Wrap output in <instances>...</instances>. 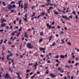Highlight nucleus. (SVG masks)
<instances>
[{"mask_svg":"<svg viewBox=\"0 0 79 79\" xmlns=\"http://www.w3.org/2000/svg\"><path fill=\"white\" fill-rule=\"evenodd\" d=\"M5 74H3V76L4 78H6L7 79H10V76L8 75V73H6L5 74Z\"/></svg>","mask_w":79,"mask_h":79,"instance_id":"nucleus-1","label":"nucleus"},{"mask_svg":"<svg viewBox=\"0 0 79 79\" xmlns=\"http://www.w3.org/2000/svg\"><path fill=\"white\" fill-rule=\"evenodd\" d=\"M26 46L28 48H34V46L30 43H27Z\"/></svg>","mask_w":79,"mask_h":79,"instance_id":"nucleus-2","label":"nucleus"},{"mask_svg":"<svg viewBox=\"0 0 79 79\" xmlns=\"http://www.w3.org/2000/svg\"><path fill=\"white\" fill-rule=\"evenodd\" d=\"M47 27H48L49 29H50V28H52V29H55V27H52V25H49V23H47Z\"/></svg>","mask_w":79,"mask_h":79,"instance_id":"nucleus-3","label":"nucleus"},{"mask_svg":"<svg viewBox=\"0 0 79 79\" xmlns=\"http://www.w3.org/2000/svg\"><path fill=\"white\" fill-rule=\"evenodd\" d=\"M20 72H18L16 73V74L18 76V78H19V79H21V77H20Z\"/></svg>","mask_w":79,"mask_h":79,"instance_id":"nucleus-4","label":"nucleus"},{"mask_svg":"<svg viewBox=\"0 0 79 79\" xmlns=\"http://www.w3.org/2000/svg\"><path fill=\"white\" fill-rule=\"evenodd\" d=\"M61 18H64L65 19L67 20V19H68L69 20V21H70V19L69 18H68L67 17V16H64L63 15H62L61 16Z\"/></svg>","mask_w":79,"mask_h":79,"instance_id":"nucleus-5","label":"nucleus"},{"mask_svg":"<svg viewBox=\"0 0 79 79\" xmlns=\"http://www.w3.org/2000/svg\"><path fill=\"white\" fill-rule=\"evenodd\" d=\"M35 64L34 66H32V68H33V67H35L34 68V69H37V67L36 66L38 65V64H37V62H35Z\"/></svg>","mask_w":79,"mask_h":79,"instance_id":"nucleus-6","label":"nucleus"},{"mask_svg":"<svg viewBox=\"0 0 79 79\" xmlns=\"http://www.w3.org/2000/svg\"><path fill=\"white\" fill-rule=\"evenodd\" d=\"M53 7L52 6H50L49 7V9H48L47 11H48V13L50 14V11L52 10V9H53Z\"/></svg>","mask_w":79,"mask_h":79,"instance_id":"nucleus-7","label":"nucleus"},{"mask_svg":"<svg viewBox=\"0 0 79 79\" xmlns=\"http://www.w3.org/2000/svg\"><path fill=\"white\" fill-rule=\"evenodd\" d=\"M25 18L23 19V20L25 22H27V14H26L25 15Z\"/></svg>","mask_w":79,"mask_h":79,"instance_id":"nucleus-8","label":"nucleus"},{"mask_svg":"<svg viewBox=\"0 0 79 79\" xmlns=\"http://www.w3.org/2000/svg\"><path fill=\"white\" fill-rule=\"evenodd\" d=\"M6 57V59L8 61H10V60H11V58H9V57H10V55H7Z\"/></svg>","mask_w":79,"mask_h":79,"instance_id":"nucleus-9","label":"nucleus"},{"mask_svg":"<svg viewBox=\"0 0 79 79\" xmlns=\"http://www.w3.org/2000/svg\"><path fill=\"white\" fill-rule=\"evenodd\" d=\"M6 24L5 23H2L1 25V27H5V26L6 25Z\"/></svg>","mask_w":79,"mask_h":79,"instance_id":"nucleus-10","label":"nucleus"},{"mask_svg":"<svg viewBox=\"0 0 79 79\" xmlns=\"http://www.w3.org/2000/svg\"><path fill=\"white\" fill-rule=\"evenodd\" d=\"M52 37H53L52 35H51V36H50L49 38V41L50 42L51 40H52Z\"/></svg>","mask_w":79,"mask_h":79,"instance_id":"nucleus-11","label":"nucleus"},{"mask_svg":"<svg viewBox=\"0 0 79 79\" xmlns=\"http://www.w3.org/2000/svg\"><path fill=\"white\" fill-rule=\"evenodd\" d=\"M24 34V37H26V38H28V36H27V33L25 32Z\"/></svg>","mask_w":79,"mask_h":79,"instance_id":"nucleus-12","label":"nucleus"},{"mask_svg":"<svg viewBox=\"0 0 79 79\" xmlns=\"http://www.w3.org/2000/svg\"><path fill=\"white\" fill-rule=\"evenodd\" d=\"M40 35L41 36H44V32L43 31H41L40 32Z\"/></svg>","mask_w":79,"mask_h":79,"instance_id":"nucleus-13","label":"nucleus"},{"mask_svg":"<svg viewBox=\"0 0 79 79\" xmlns=\"http://www.w3.org/2000/svg\"><path fill=\"white\" fill-rule=\"evenodd\" d=\"M6 19H3L2 21L1 22V24H2L3 22H6Z\"/></svg>","mask_w":79,"mask_h":79,"instance_id":"nucleus-14","label":"nucleus"},{"mask_svg":"<svg viewBox=\"0 0 79 79\" xmlns=\"http://www.w3.org/2000/svg\"><path fill=\"white\" fill-rule=\"evenodd\" d=\"M64 39H65L64 38L63 39L61 40V44H64Z\"/></svg>","mask_w":79,"mask_h":79,"instance_id":"nucleus-15","label":"nucleus"},{"mask_svg":"<svg viewBox=\"0 0 79 79\" xmlns=\"http://www.w3.org/2000/svg\"><path fill=\"white\" fill-rule=\"evenodd\" d=\"M9 69L11 73H13V69H11V68L10 67H9Z\"/></svg>","mask_w":79,"mask_h":79,"instance_id":"nucleus-16","label":"nucleus"},{"mask_svg":"<svg viewBox=\"0 0 79 79\" xmlns=\"http://www.w3.org/2000/svg\"><path fill=\"white\" fill-rule=\"evenodd\" d=\"M2 5L4 6H6V4L5 3V2H2Z\"/></svg>","mask_w":79,"mask_h":79,"instance_id":"nucleus-17","label":"nucleus"},{"mask_svg":"<svg viewBox=\"0 0 79 79\" xmlns=\"http://www.w3.org/2000/svg\"><path fill=\"white\" fill-rule=\"evenodd\" d=\"M40 50H45V48H40Z\"/></svg>","mask_w":79,"mask_h":79,"instance_id":"nucleus-18","label":"nucleus"},{"mask_svg":"<svg viewBox=\"0 0 79 79\" xmlns=\"http://www.w3.org/2000/svg\"><path fill=\"white\" fill-rule=\"evenodd\" d=\"M45 12H42L41 14V16H44V15H45Z\"/></svg>","mask_w":79,"mask_h":79,"instance_id":"nucleus-19","label":"nucleus"},{"mask_svg":"<svg viewBox=\"0 0 79 79\" xmlns=\"http://www.w3.org/2000/svg\"><path fill=\"white\" fill-rule=\"evenodd\" d=\"M2 46H3L2 47V48L3 49L2 50L3 51H4V50H5V45H2Z\"/></svg>","mask_w":79,"mask_h":79,"instance_id":"nucleus-20","label":"nucleus"},{"mask_svg":"<svg viewBox=\"0 0 79 79\" xmlns=\"http://www.w3.org/2000/svg\"><path fill=\"white\" fill-rule=\"evenodd\" d=\"M48 70L47 69L46 70V72H45V74H48Z\"/></svg>","mask_w":79,"mask_h":79,"instance_id":"nucleus-21","label":"nucleus"},{"mask_svg":"<svg viewBox=\"0 0 79 79\" xmlns=\"http://www.w3.org/2000/svg\"><path fill=\"white\" fill-rule=\"evenodd\" d=\"M60 57L61 58H64V56L63 55H61L60 56Z\"/></svg>","mask_w":79,"mask_h":79,"instance_id":"nucleus-22","label":"nucleus"},{"mask_svg":"<svg viewBox=\"0 0 79 79\" xmlns=\"http://www.w3.org/2000/svg\"><path fill=\"white\" fill-rule=\"evenodd\" d=\"M56 45V43L55 42H54L53 43V44L51 45V46H55Z\"/></svg>","mask_w":79,"mask_h":79,"instance_id":"nucleus-23","label":"nucleus"},{"mask_svg":"<svg viewBox=\"0 0 79 79\" xmlns=\"http://www.w3.org/2000/svg\"><path fill=\"white\" fill-rule=\"evenodd\" d=\"M35 15V13L34 12L33 13V15L31 16V17H33Z\"/></svg>","mask_w":79,"mask_h":79,"instance_id":"nucleus-24","label":"nucleus"},{"mask_svg":"<svg viewBox=\"0 0 79 79\" xmlns=\"http://www.w3.org/2000/svg\"><path fill=\"white\" fill-rule=\"evenodd\" d=\"M78 64H79V63H77L75 64L74 66H77Z\"/></svg>","mask_w":79,"mask_h":79,"instance_id":"nucleus-25","label":"nucleus"},{"mask_svg":"<svg viewBox=\"0 0 79 79\" xmlns=\"http://www.w3.org/2000/svg\"><path fill=\"white\" fill-rule=\"evenodd\" d=\"M54 14L55 15H58V13L56 11H55V10H54Z\"/></svg>","mask_w":79,"mask_h":79,"instance_id":"nucleus-26","label":"nucleus"},{"mask_svg":"<svg viewBox=\"0 0 79 79\" xmlns=\"http://www.w3.org/2000/svg\"><path fill=\"white\" fill-rule=\"evenodd\" d=\"M24 9L25 10L27 9V6H24L23 7Z\"/></svg>","mask_w":79,"mask_h":79,"instance_id":"nucleus-27","label":"nucleus"},{"mask_svg":"<svg viewBox=\"0 0 79 79\" xmlns=\"http://www.w3.org/2000/svg\"><path fill=\"white\" fill-rule=\"evenodd\" d=\"M21 2H22V1H19L18 2V3L19 5H20Z\"/></svg>","mask_w":79,"mask_h":79,"instance_id":"nucleus-28","label":"nucleus"},{"mask_svg":"<svg viewBox=\"0 0 79 79\" xmlns=\"http://www.w3.org/2000/svg\"><path fill=\"white\" fill-rule=\"evenodd\" d=\"M6 29H9V26H6Z\"/></svg>","mask_w":79,"mask_h":79,"instance_id":"nucleus-29","label":"nucleus"},{"mask_svg":"<svg viewBox=\"0 0 79 79\" xmlns=\"http://www.w3.org/2000/svg\"><path fill=\"white\" fill-rule=\"evenodd\" d=\"M4 58H5V56H3L1 58L2 61H4Z\"/></svg>","mask_w":79,"mask_h":79,"instance_id":"nucleus-30","label":"nucleus"},{"mask_svg":"<svg viewBox=\"0 0 79 79\" xmlns=\"http://www.w3.org/2000/svg\"><path fill=\"white\" fill-rule=\"evenodd\" d=\"M42 40H43V39H41L39 41V42H42Z\"/></svg>","mask_w":79,"mask_h":79,"instance_id":"nucleus-31","label":"nucleus"},{"mask_svg":"<svg viewBox=\"0 0 79 79\" xmlns=\"http://www.w3.org/2000/svg\"><path fill=\"white\" fill-rule=\"evenodd\" d=\"M15 7H16V6L14 4L12 6V8H15Z\"/></svg>","mask_w":79,"mask_h":79,"instance_id":"nucleus-32","label":"nucleus"},{"mask_svg":"<svg viewBox=\"0 0 79 79\" xmlns=\"http://www.w3.org/2000/svg\"><path fill=\"white\" fill-rule=\"evenodd\" d=\"M75 50H76L77 51V52H79V49H78V48H75Z\"/></svg>","mask_w":79,"mask_h":79,"instance_id":"nucleus-33","label":"nucleus"},{"mask_svg":"<svg viewBox=\"0 0 79 79\" xmlns=\"http://www.w3.org/2000/svg\"><path fill=\"white\" fill-rule=\"evenodd\" d=\"M15 35V34L14 32H13H13L12 33H11V35L13 36H14Z\"/></svg>","mask_w":79,"mask_h":79,"instance_id":"nucleus-34","label":"nucleus"},{"mask_svg":"<svg viewBox=\"0 0 79 79\" xmlns=\"http://www.w3.org/2000/svg\"><path fill=\"white\" fill-rule=\"evenodd\" d=\"M68 45H71V43H70V42H68Z\"/></svg>","mask_w":79,"mask_h":79,"instance_id":"nucleus-35","label":"nucleus"},{"mask_svg":"<svg viewBox=\"0 0 79 79\" xmlns=\"http://www.w3.org/2000/svg\"><path fill=\"white\" fill-rule=\"evenodd\" d=\"M13 28V26L12 25L10 26V27L9 30H10V29H11Z\"/></svg>","mask_w":79,"mask_h":79,"instance_id":"nucleus-36","label":"nucleus"},{"mask_svg":"<svg viewBox=\"0 0 79 79\" xmlns=\"http://www.w3.org/2000/svg\"><path fill=\"white\" fill-rule=\"evenodd\" d=\"M69 68H69H70V66H68V65H67L65 66V68Z\"/></svg>","mask_w":79,"mask_h":79,"instance_id":"nucleus-37","label":"nucleus"},{"mask_svg":"<svg viewBox=\"0 0 79 79\" xmlns=\"http://www.w3.org/2000/svg\"><path fill=\"white\" fill-rule=\"evenodd\" d=\"M35 76H31V77H30V78H31V79H34V77H35Z\"/></svg>","mask_w":79,"mask_h":79,"instance_id":"nucleus-38","label":"nucleus"},{"mask_svg":"<svg viewBox=\"0 0 79 79\" xmlns=\"http://www.w3.org/2000/svg\"><path fill=\"white\" fill-rule=\"evenodd\" d=\"M22 21V20L21 19L20 20H19V23L20 24H21V22Z\"/></svg>","mask_w":79,"mask_h":79,"instance_id":"nucleus-39","label":"nucleus"},{"mask_svg":"<svg viewBox=\"0 0 79 79\" xmlns=\"http://www.w3.org/2000/svg\"><path fill=\"white\" fill-rule=\"evenodd\" d=\"M20 34V32H19L17 34V37H19V34Z\"/></svg>","mask_w":79,"mask_h":79,"instance_id":"nucleus-40","label":"nucleus"},{"mask_svg":"<svg viewBox=\"0 0 79 79\" xmlns=\"http://www.w3.org/2000/svg\"><path fill=\"white\" fill-rule=\"evenodd\" d=\"M60 72H61V73H63V72H64V70H60Z\"/></svg>","mask_w":79,"mask_h":79,"instance_id":"nucleus-41","label":"nucleus"},{"mask_svg":"<svg viewBox=\"0 0 79 79\" xmlns=\"http://www.w3.org/2000/svg\"><path fill=\"white\" fill-rule=\"evenodd\" d=\"M21 29H22V27H21L18 30V31L19 32L20 31H21Z\"/></svg>","mask_w":79,"mask_h":79,"instance_id":"nucleus-42","label":"nucleus"},{"mask_svg":"<svg viewBox=\"0 0 79 79\" xmlns=\"http://www.w3.org/2000/svg\"><path fill=\"white\" fill-rule=\"evenodd\" d=\"M61 11L62 13H66V12H64V10H61Z\"/></svg>","mask_w":79,"mask_h":79,"instance_id":"nucleus-43","label":"nucleus"},{"mask_svg":"<svg viewBox=\"0 0 79 79\" xmlns=\"http://www.w3.org/2000/svg\"><path fill=\"white\" fill-rule=\"evenodd\" d=\"M56 77V75H54V74L52 76V78H54V77Z\"/></svg>","mask_w":79,"mask_h":79,"instance_id":"nucleus-44","label":"nucleus"},{"mask_svg":"<svg viewBox=\"0 0 79 79\" xmlns=\"http://www.w3.org/2000/svg\"><path fill=\"white\" fill-rule=\"evenodd\" d=\"M54 74H53V73H50V76H53V75Z\"/></svg>","mask_w":79,"mask_h":79,"instance_id":"nucleus-45","label":"nucleus"},{"mask_svg":"<svg viewBox=\"0 0 79 79\" xmlns=\"http://www.w3.org/2000/svg\"><path fill=\"white\" fill-rule=\"evenodd\" d=\"M13 12H14V10H11V11L10 12V13H13Z\"/></svg>","mask_w":79,"mask_h":79,"instance_id":"nucleus-46","label":"nucleus"},{"mask_svg":"<svg viewBox=\"0 0 79 79\" xmlns=\"http://www.w3.org/2000/svg\"><path fill=\"white\" fill-rule=\"evenodd\" d=\"M48 4H49V5H50V6H53V4H50V3H48Z\"/></svg>","mask_w":79,"mask_h":79,"instance_id":"nucleus-47","label":"nucleus"},{"mask_svg":"<svg viewBox=\"0 0 79 79\" xmlns=\"http://www.w3.org/2000/svg\"><path fill=\"white\" fill-rule=\"evenodd\" d=\"M41 6V7H45V5H42Z\"/></svg>","mask_w":79,"mask_h":79,"instance_id":"nucleus-48","label":"nucleus"},{"mask_svg":"<svg viewBox=\"0 0 79 79\" xmlns=\"http://www.w3.org/2000/svg\"><path fill=\"white\" fill-rule=\"evenodd\" d=\"M13 3H15V2H10V4H13Z\"/></svg>","mask_w":79,"mask_h":79,"instance_id":"nucleus-49","label":"nucleus"},{"mask_svg":"<svg viewBox=\"0 0 79 79\" xmlns=\"http://www.w3.org/2000/svg\"><path fill=\"white\" fill-rule=\"evenodd\" d=\"M40 16H41V15H38V16H37V18L38 19H39L40 18Z\"/></svg>","mask_w":79,"mask_h":79,"instance_id":"nucleus-50","label":"nucleus"},{"mask_svg":"<svg viewBox=\"0 0 79 79\" xmlns=\"http://www.w3.org/2000/svg\"><path fill=\"white\" fill-rule=\"evenodd\" d=\"M20 58H23V55H21L20 56Z\"/></svg>","mask_w":79,"mask_h":79,"instance_id":"nucleus-51","label":"nucleus"},{"mask_svg":"<svg viewBox=\"0 0 79 79\" xmlns=\"http://www.w3.org/2000/svg\"><path fill=\"white\" fill-rule=\"evenodd\" d=\"M77 61H78V60H79V58L77 57H76L75 59Z\"/></svg>","mask_w":79,"mask_h":79,"instance_id":"nucleus-52","label":"nucleus"},{"mask_svg":"<svg viewBox=\"0 0 79 79\" xmlns=\"http://www.w3.org/2000/svg\"><path fill=\"white\" fill-rule=\"evenodd\" d=\"M8 7H10V8H12V6H11V5H8Z\"/></svg>","mask_w":79,"mask_h":79,"instance_id":"nucleus-53","label":"nucleus"},{"mask_svg":"<svg viewBox=\"0 0 79 79\" xmlns=\"http://www.w3.org/2000/svg\"><path fill=\"white\" fill-rule=\"evenodd\" d=\"M75 18L77 19H78V17H77V15H76Z\"/></svg>","mask_w":79,"mask_h":79,"instance_id":"nucleus-54","label":"nucleus"},{"mask_svg":"<svg viewBox=\"0 0 79 79\" xmlns=\"http://www.w3.org/2000/svg\"><path fill=\"white\" fill-rule=\"evenodd\" d=\"M55 24V22H54V21L52 22V25H53V24Z\"/></svg>","mask_w":79,"mask_h":79,"instance_id":"nucleus-55","label":"nucleus"},{"mask_svg":"<svg viewBox=\"0 0 79 79\" xmlns=\"http://www.w3.org/2000/svg\"><path fill=\"white\" fill-rule=\"evenodd\" d=\"M63 33L64 34V32L63 31H61V32H60V34H62Z\"/></svg>","mask_w":79,"mask_h":79,"instance_id":"nucleus-56","label":"nucleus"},{"mask_svg":"<svg viewBox=\"0 0 79 79\" xmlns=\"http://www.w3.org/2000/svg\"><path fill=\"white\" fill-rule=\"evenodd\" d=\"M60 69H61V68L60 67H59L58 69V71H60Z\"/></svg>","mask_w":79,"mask_h":79,"instance_id":"nucleus-57","label":"nucleus"},{"mask_svg":"<svg viewBox=\"0 0 79 79\" xmlns=\"http://www.w3.org/2000/svg\"><path fill=\"white\" fill-rule=\"evenodd\" d=\"M25 40L26 41V42H27V41H28V40H27V38H26L25 39Z\"/></svg>","mask_w":79,"mask_h":79,"instance_id":"nucleus-58","label":"nucleus"},{"mask_svg":"<svg viewBox=\"0 0 79 79\" xmlns=\"http://www.w3.org/2000/svg\"><path fill=\"white\" fill-rule=\"evenodd\" d=\"M63 79H67V77L66 76H64Z\"/></svg>","mask_w":79,"mask_h":79,"instance_id":"nucleus-59","label":"nucleus"},{"mask_svg":"<svg viewBox=\"0 0 79 79\" xmlns=\"http://www.w3.org/2000/svg\"><path fill=\"white\" fill-rule=\"evenodd\" d=\"M8 44L9 45H10V44H11V42H8Z\"/></svg>","mask_w":79,"mask_h":79,"instance_id":"nucleus-60","label":"nucleus"},{"mask_svg":"<svg viewBox=\"0 0 79 79\" xmlns=\"http://www.w3.org/2000/svg\"><path fill=\"white\" fill-rule=\"evenodd\" d=\"M0 32H3V29L0 30Z\"/></svg>","mask_w":79,"mask_h":79,"instance_id":"nucleus-61","label":"nucleus"},{"mask_svg":"<svg viewBox=\"0 0 79 79\" xmlns=\"http://www.w3.org/2000/svg\"><path fill=\"white\" fill-rule=\"evenodd\" d=\"M24 6H27V4H24Z\"/></svg>","mask_w":79,"mask_h":79,"instance_id":"nucleus-62","label":"nucleus"},{"mask_svg":"<svg viewBox=\"0 0 79 79\" xmlns=\"http://www.w3.org/2000/svg\"><path fill=\"white\" fill-rule=\"evenodd\" d=\"M58 11H59V12H61V10L58 9Z\"/></svg>","mask_w":79,"mask_h":79,"instance_id":"nucleus-63","label":"nucleus"},{"mask_svg":"<svg viewBox=\"0 0 79 79\" xmlns=\"http://www.w3.org/2000/svg\"><path fill=\"white\" fill-rule=\"evenodd\" d=\"M65 57V58H66L67 57V54H66L64 56V57Z\"/></svg>","mask_w":79,"mask_h":79,"instance_id":"nucleus-64","label":"nucleus"}]
</instances>
